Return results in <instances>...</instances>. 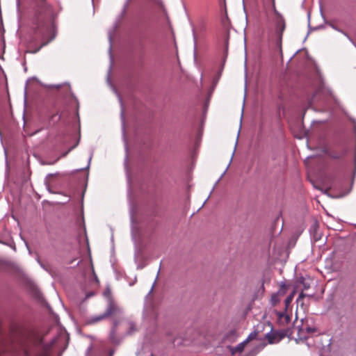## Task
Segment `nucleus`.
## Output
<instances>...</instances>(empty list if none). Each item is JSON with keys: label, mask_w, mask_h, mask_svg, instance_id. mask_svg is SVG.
<instances>
[{"label": "nucleus", "mask_w": 356, "mask_h": 356, "mask_svg": "<svg viewBox=\"0 0 356 356\" xmlns=\"http://www.w3.org/2000/svg\"><path fill=\"white\" fill-rule=\"evenodd\" d=\"M273 9L275 13L273 22L275 24V32L272 34V38L275 41L276 47L282 51V33L286 28V23L282 15L276 10L275 0H271Z\"/></svg>", "instance_id": "nucleus-1"}, {"label": "nucleus", "mask_w": 356, "mask_h": 356, "mask_svg": "<svg viewBox=\"0 0 356 356\" xmlns=\"http://www.w3.org/2000/svg\"><path fill=\"white\" fill-rule=\"evenodd\" d=\"M131 0H126L124 6H123V8H122V12L118 16V17L116 18L115 19V22L114 23V26L113 27L110 29L108 32V40H109V42H110V47H109V51H111V42H112V37L113 35H114L115 33V31L116 30V29L120 25V21L122 20V19L124 17L125 13H126V11H127V7L129 6V2L131 1Z\"/></svg>", "instance_id": "nucleus-2"}, {"label": "nucleus", "mask_w": 356, "mask_h": 356, "mask_svg": "<svg viewBox=\"0 0 356 356\" xmlns=\"http://www.w3.org/2000/svg\"><path fill=\"white\" fill-rule=\"evenodd\" d=\"M115 305L112 302H110L105 312L103 314L92 316L90 319V322L97 323L98 321H100L102 319L105 318L106 317L110 316L111 314H113L115 311Z\"/></svg>", "instance_id": "nucleus-3"}, {"label": "nucleus", "mask_w": 356, "mask_h": 356, "mask_svg": "<svg viewBox=\"0 0 356 356\" xmlns=\"http://www.w3.org/2000/svg\"><path fill=\"white\" fill-rule=\"evenodd\" d=\"M190 25L192 29L193 38L195 44L197 42V33L204 31L206 29L205 23L203 20H200L195 26L193 23L190 21Z\"/></svg>", "instance_id": "nucleus-4"}, {"label": "nucleus", "mask_w": 356, "mask_h": 356, "mask_svg": "<svg viewBox=\"0 0 356 356\" xmlns=\"http://www.w3.org/2000/svg\"><path fill=\"white\" fill-rule=\"evenodd\" d=\"M327 92L329 95V97L324 104L323 109L324 111H330V113H332V106H331V104L334 102L337 106H339V103L337 99L333 95L330 90L327 89Z\"/></svg>", "instance_id": "nucleus-5"}, {"label": "nucleus", "mask_w": 356, "mask_h": 356, "mask_svg": "<svg viewBox=\"0 0 356 356\" xmlns=\"http://www.w3.org/2000/svg\"><path fill=\"white\" fill-rule=\"evenodd\" d=\"M326 24H327L328 26H330L332 29H333L334 30L338 31V32H340L343 35H344L350 41L351 43H353V40L350 38V36L345 32L343 31V30L339 29L337 26H336L332 22H326Z\"/></svg>", "instance_id": "nucleus-6"}, {"label": "nucleus", "mask_w": 356, "mask_h": 356, "mask_svg": "<svg viewBox=\"0 0 356 356\" xmlns=\"http://www.w3.org/2000/svg\"><path fill=\"white\" fill-rule=\"evenodd\" d=\"M49 32H50V33H52V35H51V38H50L48 41H47V42H43V43H42V44L41 45V47H40L39 49H38L35 52H36V51H39V49H40L42 47H43V46H44V45L47 44L50 41L53 40L55 38V37H56V31H55V27H54V24H51V26H50V28H49Z\"/></svg>", "instance_id": "nucleus-7"}, {"label": "nucleus", "mask_w": 356, "mask_h": 356, "mask_svg": "<svg viewBox=\"0 0 356 356\" xmlns=\"http://www.w3.org/2000/svg\"><path fill=\"white\" fill-rule=\"evenodd\" d=\"M300 332L305 331L307 333H313L316 331V328L314 327L302 325V327L300 329Z\"/></svg>", "instance_id": "nucleus-8"}, {"label": "nucleus", "mask_w": 356, "mask_h": 356, "mask_svg": "<svg viewBox=\"0 0 356 356\" xmlns=\"http://www.w3.org/2000/svg\"><path fill=\"white\" fill-rule=\"evenodd\" d=\"M294 293L295 292H292L290 295H289L285 300H284V302H285V309H286L288 308V307L289 306V305L291 304L293 298V296H294Z\"/></svg>", "instance_id": "nucleus-9"}, {"label": "nucleus", "mask_w": 356, "mask_h": 356, "mask_svg": "<svg viewBox=\"0 0 356 356\" xmlns=\"http://www.w3.org/2000/svg\"><path fill=\"white\" fill-rule=\"evenodd\" d=\"M280 301V296H278V294L274 293L272 295L271 298H270V302H271L272 305L274 306V305H277Z\"/></svg>", "instance_id": "nucleus-10"}, {"label": "nucleus", "mask_w": 356, "mask_h": 356, "mask_svg": "<svg viewBox=\"0 0 356 356\" xmlns=\"http://www.w3.org/2000/svg\"><path fill=\"white\" fill-rule=\"evenodd\" d=\"M307 296V294L304 293L303 292L300 293L298 298L296 299V302L298 305H303V299L305 297Z\"/></svg>", "instance_id": "nucleus-11"}, {"label": "nucleus", "mask_w": 356, "mask_h": 356, "mask_svg": "<svg viewBox=\"0 0 356 356\" xmlns=\"http://www.w3.org/2000/svg\"><path fill=\"white\" fill-rule=\"evenodd\" d=\"M276 293L280 296H282L286 293V286L284 283L282 284L280 289Z\"/></svg>", "instance_id": "nucleus-12"}, {"label": "nucleus", "mask_w": 356, "mask_h": 356, "mask_svg": "<svg viewBox=\"0 0 356 356\" xmlns=\"http://www.w3.org/2000/svg\"><path fill=\"white\" fill-rule=\"evenodd\" d=\"M279 318H280V320H282V318H284V321H286V323H289L291 320L289 316L284 313H280L279 314Z\"/></svg>", "instance_id": "nucleus-13"}, {"label": "nucleus", "mask_w": 356, "mask_h": 356, "mask_svg": "<svg viewBox=\"0 0 356 356\" xmlns=\"http://www.w3.org/2000/svg\"><path fill=\"white\" fill-rule=\"evenodd\" d=\"M245 343H246V341H244L240 343L239 344L237 345V346L236 347V349L238 352L243 351V350L244 348V345H245Z\"/></svg>", "instance_id": "nucleus-14"}, {"label": "nucleus", "mask_w": 356, "mask_h": 356, "mask_svg": "<svg viewBox=\"0 0 356 356\" xmlns=\"http://www.w3.org/2000/svg\"><path fill=\"white\" fill-rule=\"evenodd\" d=\"M267 337H268V342L269 343H275V335H271L270 333H268L267 334Z\"/></svg>", "instance_id": "nucleus-15"}, {"label": "nucleus", "mask_w": 356, "mask_h": 356, "mask_svg": "<svg viewBox=\"0 0 356 356\" xmlns=\"http://www.w3.org/2000/svg\"><path fill=\"white\" fill-rule=\"evenodd\" d=\"M256 336H257V333L255 332H251L245 341H246V342H248L249 340H251V339L255 338Z\"/></svg>", "instance_id": "nucleus-16"}, {"label": "nucleus", "mask_w": 356, "mask_h": 356, "mask_svg": "<svg viewBox=\"0 0 356 356\" xmlns=\"http://www.w3.org/2000/svg\"><path fill=\"white\" fill-rule=\"evenodd\" d=\"M263 292H264V286L261 285V286H259L258 288V298L261 297Z\"/></svg>", "instance_id": "nucleus-17"}, {"label": "nucleus", "mask_w": 356, "mask_h": 356, "mask_svg": "<svg viewBox=\"0 0 356 356\" xmlns=\"http://www.w3.org/2000/svg\"><path fill=\"white\" fill-rule=\"evenodd\" d=\"M130 330L129 331V334H131L134 331L136 330L135 325L133 323H129Z\"/></svg>", "instance_id": "nucleus-18"}, {"label": "nucleus", "mask_w": 356, "mask_h": 356, "mask_svg": "<svg viewBox=\"0 0 356 356\" xmlns=\"http://www.w3.org/2000/svg\"><path fill=\"white\" fill-rule=\"evenodd\" d=\"M92 158V153H91V154H90L89 159H88V162L87 166L86 168H81V170L89 169Z\"/></svg>", "instance_id": "nucleus-19"}, {"label": "nucleus", "mask_w": 356, "mask_h": 356, "mask_svg": "<svg viewBox=\"0 0 356 356\" xmlns=\"http://www.w3.org/2000/svg\"><path fill=\"white\" fill-rule=\"evenodd\" d=\"M47 88H60L61 87V85L60 84H58V85H49V86H47Z\"/></svg>", "instance_id": "nucleus-20"}, {"label": "nucleus", "mask_w": 356, "mask_h": 356, "mask_svg": "<svg viewBox=\"0 0 356 356\" xmlns=\"http://www.w3.org/2000/svg\"><path fill=\"white\" fill-rule=\"evenodd\" d=\"M227 169L223 172V173L221 175V176L220 177V178L218 179V180L216 181V184H218V182L220 181V179L222 177V176L225 174V172H226Z\"/></svg>", "instance_id": "nucleus-21"}, {"label": "nucleus", "mask_w": 356, "mask_h": 356, "mask_svg": "<svg viewBox=\"0 0 356 356\" xmlns=\"http://www.w3.org/2000/svg\"><path fill=\"white\" fill-rule=\"evenodd\" d=\"M113 334H114V330H112L111 334V339L113 342H115L114 339H113Z\"/></svg>", "instance_id": "nucleus-22"}, {"label": "nucleus", "mask_w": 356, "mask_h": 356, "mask_svg": "<svg viewBox=\"0 0 356 356\" xmlns=\"http://www.w3.org/2000/svg\"><path fill=\"white\" fill-rule=\"evenodd\" d=\"M308 288H309V286H308V285H307L306 284H304V289H308Z\"/></svg>", "instance_id": "nucleus-23"}, {"label": "nucleus", "mask_w": 356, "mask_h": 356, "mask_svg": "<svg viewBox=\"0 0 356 356\" xmlns=\"http://www.w3.org/2000/svg\"><path fill=\"white\" fill-rule=\"evenodd\" d=\"M38 131H39V130H37V131H34L33 134H31V135L33 136V135L37 134Z\"/></svg>", "instance_id": "nucleus-24"}, {"label": "nucleus", "mask_w": 356, "mask_h": 356, "mask_svg": "<svg viewBox=\"0 0 356 356\" xmlns=\"http://www.w3.org/2000/svg\"><path fill=\"white\" fill-rule=\"evenodd\" d=\"M332 157H333L334 159H337V158H338V156H337V155H332Z\"/></svg>", "instance_id": "nucleus-25"}, {"label": "nucleus", "mask_w": 356, "mask_h": 356, "mask_svg": "<svg viewBox=\"0 0 356 356\" xmlns=\"http://www.w3.org/2000/svg\"><path fill=\"white\" fill-rule=\"evenodd\" d=\"M118 97H119L120 102V104H122V99H121V98H120V95H118Z\"/></svg>", "instance_id": "nucleus-26"}, {"label": "nucleus", "mask_w": 356, "mask_h": 356, "mask_svg": "<svg viewBox=\"0 0 356 356\" xmlns=\"http://www.w3.org/2000/svg\"><path fill=\"white\" fill-rule=\"evenodd\" d=\"M121 116H122V118H123V109H122V111H121Z\"/></svg>", "instance_id": "nucleus-27"}, {"label": "nucleus", "mask_w": 356, "mask_h": 356, "mask_svg": "<svg viewBox=\"0 0 356 356\" xmlns=\"http://www.w3.org/2000/svg\"><path fill=\"white\" fill-rule=\"evenodd\" d=\"M55 162H56V161L50 162V163H48V164H49V165H52V164L55 163Z\"/></svg>", "instance_id": "nucleus-28"}, {"label": "nucleus", "mask_w": 356, "mask_h": 356, "mask_svg": "<svg viewBox=\"0 0 356 356\" xmlns=\"http://www.w3.org/2000/svg\"><path fill=\"white\" fill-rule=\"evenodd\" d=\"M51 175H52V174H49L47 176H48V177H50V176H51Z\"/></svg>", "instance_id": "nucleus-29"}, {"label": "nucleus", "mask_w": 356, "mask_h": 356, "mask_svg": "<svg viewBox=\"0 0 356 356\" xmlns=\"http://www.w3.org/2000/svg\"><path fill=\"white\" fill-rule=\"evenodd\" d=\"M151 356H153V355H151Z\"/></svg>", "instance_id": "nucleus-30"}]
</instances>
